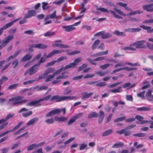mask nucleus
Returning a JSON list of instances; mask_svg holds the SVG:
<instances>
[{
	"label": "nucleus",
	"instance_id": "f257e3e1",
	"mask_svg": "<svg viewBox=\"0 0 153 153\" xmlns=\"http://www.w3.org/2000/svg\"><path fill=\"white\" fill-rule=\"evenodd\" d=\"M45 61V60L42 58L38 63L34 64L26 71L24 73V75L26 76L28 74L31 75L35 74L38 70L41 63H44Z\"/></svg>",
	"mask_w": 153,
	"mask_h": 153
},
{
	"label": "nucleus",
	"instance_id": "f03ea898",
	"mask_svg": "<svg viewBox=\"0 0 153 153\" xmlns=\"http://www.w3.org/2000/svg\"><path fill=\"white\" fill-rule=\"evenodd\" d=\"M114 10L117 13L120 14L121 15L125 16H130L132 15H135L137 14H140L143 13V11L139 10H135L134 11H131V12L128 13L126 14H124L121 10L117 9L116 8L114 7Z\"/></svg>",
	"mask_w": 153,
	"mask_h": 153
},
{
	"label": "nucleus",
	"instance_id": "7ed1b4c3",
	"mask_svg": "<svg viewBox=\"0 0 153 153\" xmlns=\"http://www.w3.org/2000/svg\"><path fill=\"white\" fill-rule=\"evenodd\" d=\"M146 41L144 40L138 41L131 44V46L136 49L140 48H146L144 43Z\"/></svg>",
	"mask_w": 153,
	"mask_h": 153
},
{
	"label": "nucleus",
	"instance_id": "20e7f679",
	"mask_svg": "<svg viewBox=\"0 0 153 153\" xmlns=\"http://www.w3.org/2000/svg\"><path fill=\"white\" fill-rule=\"evenodd\" d=\"M64 52V51L62 50H54L51 52L47 55L46 53L45 52L43 53V57H42L40 59L42 58L45 61L44 62H45L46 61V59L51 57L55 54L61 53Z\"/></svg>",
	"mask_w": 153,
	"mask_h": 153
},
{
	"label": "nucleus",
	"instance_id": "39448f33",
	"mask_svg": "<svg viewBox=\"0 0 153 153\" xmlns=\"http://www.w3.org/2000/svg\"><path fill=\"white\" fill-rule=\"evenodd\" d=\"M96 9L97 10L100 11H102L103 12H105L107 13H108L109 12H110V13L113 15V16L114 18H117L118 19H123V17H122L119 15L117 14L114 11L111 10H109L107 9L102 7L97 8Z\"/></svg>",
	"mask_w": 153,
	"mask_h": 153
},
{
	"label": "nucleus",
	"instance_id": "423d86ee",
	"mask_svg": "<svg viewBox=\"0 0 153 153\" xmlns=\"http://www.w3.org/2000/svg\"><path fill=\"white\" fill-rule=\"evenodd\" d=\"M65 74V72H62L61 75L56 77L55 79L52 81V83L53 84H56L60 83L62 81V79L67 78L68 76Z\"/></svg>",
	"mask_w": 153,
	"mask_h": 153
},
{
	"label": "nucleus",
	"instance_id": "0eeeda50",
	"mask_svg": "<svg viewBox=\"0 0 153 153\" xmlns=\"http://www.w3.org/2000/svg\"><path fill=\"white\" fill-rule=\"evenodd\" d=\"M14 37L13 35H10L7 36L3 40L2 43L0 45V50L5 47L11 40L13 39Z\"/></svg>",
	"mask_w": 153,
	"mask_h": 153
},
{
	"label": "nucleus",
	"instance_id": "6e6552de",
	"mask_svg": "<svg viewBox=\"0 0 153 153\" xmlns=\"http://www.w3.org/2000/svg\"><path fill=\"white\" fill-rule=\"evenodd\" d=\"M21 18L16 19L4 25L0 29V36L2 34L4 30H5L11 26L15 22L20 20Z\"/></svg>",
	"mask_w": 153,
	"mask_h": 153
},
{
	"label": "nucleus",
	"instance_id": "1a4fd4ad",
	"mask_svg": "<svg viewBox=\"0 0 153 153\" xmlns=\"http://www.w3.org/2000/svg\"><path fill=\"white\" fill-rule=\"evenodd\" d=\"M22 99V98L20 96H16L13 97L9 100L10 102H12V104L15 105L21 104L20 100Z\"/></svg>",
	"mask_w": 153,
	"mask_h": 153
},
{
	"label": "nucleus",
	"instance_id": "9d476101",
	"mask_svg": "<svg viewBox=\"0 0 153 153\" xmlns=\"http://www.w3.org/2000/svg\"><path fill=\"white\" fill-rule=\"evenodd\" d=\"M36 12L33 10H28L27 13L25 14L24 16L25 19L30 18L32 16H35L36 15Z\"/></svg>",
	"mask_w": 153,
	"mask_h": 153
},
{
	"label": "nucleus",
	"instance_id": "9b49d317",
	"mask_svg": "<svg viewBox=\"0 0 153 153\" xmlns=\"http://www.w3.org/2000/svg\"><path fill=\"white\" fill-rule=\"evenodd\" d=\"M55 100L56 102H60L64 101L63 96H59L58 95L53 96L50 99L51 101Z\"/></svg>",
	"mask_w": 153,
	"mask_h": 153
},
{
	"label": "nucleus",
	"instance_id": "f8f14e48",
	"mask_svg": "<svg viewBox=\"0 0 153 153\" xmlns=\"http://www.w3.org/2000/svg\"><path fill=\"white\" fill-rule=\"evenodd\" d=\"M136 119L138 120L140 122H136V123L137 124H144L147 123L148 121L147 120H143V118L141 116L137 115L135 117V119Z\"/></svg>",
	"mask_w": 153,
	"mask_h": 153
},
{
	"label": "nucleus",
	"instance_id": "ddd939ff",
	"mask_svg": "<svg viewBox=\"0 0 153 153\" xmlns=\"http://www.w3.org/2000/svg\"><path fill=\"white\" fill-rule=\"evenodd\" d=\"M153 4H150L148 5H144L142 6L143 9L148 12H153V7L152 6Z\"/></svg>",
	"mask_w": 153,
	"mask_h": 153
},
{
	"label": "nucleus",
	"instance_id": "4468645a",
	"mask_svg": "<svg viewBox=\"0 0 153 153\" xmlns=\"http://www.w3.org/2000/svg\"><path fill=\"white\" fill-rule=\"evenodd\" d=\"M146 97L148 100L150 102L153 101V95L152 94V91L149 90L147 92Z\"/></svg>",
	"mask_w": 153,
	"mask_h": 153
},
{
	"label": "nucleus",
	"instance_id": "2eb2a0df",
	"mask_svg": "<svg viewBox=\"0 0 153 153\" xmlns=\"http://www.w3.org/2000/svg\"><path fill=\"white\" fill-rule=\"evenodd\" d=\"M62 28L65 29V31L67 32L71 31L75 29V27L73 25L63 26Z\"/></svg>",
	"mask_w": 153,
	"mask_h": 153
},
{
	"label": "nucleus",
	"instance_id": "dca6fc26",
	"mask_svg": "<svg viewBox=\"0 0 153 153\" xmlns=\"http://www.w3.org/2000/svg\"><path fill=\"white\" fill-rule=\"evenodd\" d=\"M93 94V92L88 93L87 92H83L81 94L82 96V99H84L88 98L91 97Z\"/></svg>",
	"mask_w": 153,
	"mask_h": 153
},
{
	"label": "nucleus",
	"instance_id": "f3484780",
	"mask_svg": "<svg viewBox=\"0 0 153 153\" xmlns=\"http://www.w3.org/2000/svg\"><path fill=\"white\" fill-rule=\"evenodd\" d=\"M39 118L37 117H35L32 119H30L27 123V126L34 124L35 122L38 121Z\"/></svg>",
	"mask_w": 153,
	"mask_h": 153
},
{
	"label": "nucleus",
	"instance_id": "a211bd4d",
	"mask_svg": "<svg viewBox=\"0 0 153 153\" xmlns=\"http://www.w3.org/2000/svg\"><path fill=\"white\" fill-rule=\"evenodd\" d=\"M14 115L13 113L9 114L7 115V116L4 119H2L0 120V124L6 121L8 119L12 117Z\"/></svg>",
	"mask_w": 153,
	"mask_h": 153
},
{
	"label": "nucleus",
	"instance_id": "6ab92c4d",
	"mask_svg": "<svg viewBox=\"0 0 153 153\" xmlns=\"http://www.w3.org/2000/svg\"><path fill=\"white\" fill-rule=\"evenodd\" d=\"M141 30V29L140 28H130L125 29L124 30V31L133 33L139 32Z\"/></svg>",
	"mask_w": 153,
	"mask_h": 153
},
{
	"label": "nucleus",
	"instance_id": "aec40b11",
	"mask_svg": "<svg viewBox=\"0 0 153 153\" xmlns=\"http://www.w3.org/2000/svg\"><path fill=\"white\" fill-rule=\"evenodd\" d=\"M117 4L120 5V6L124 7L126 10L129 11H131V9L130 8H129L127 7V4L126 3H123L121 2H118Z\"/></svg>",
	"mask_w": 153,
	"mask_h": 153
},
{
	"label": "nucleus",
	"instance_id": "412c9836",
	"mask_svg": "<svg viewBox=\"0 0 153 153\" xmlns=\"http://www.w3.org/2000/svg\"><path fill=\"white\" fill-rule=\"evenodd\" d=\"M21 50L20 49L16 52L13 55H11L8 58V60L9 61L10 59H13L16 57L21 52Z\"/></svg>",
	"mask_w": 153,
	"mask_h": 153
},
{
	"label": "nucleus",
	"instance_id": "4be33fe9",
	"mask_svg": "<svg viewBox=\"0 0 153 153\" xmlns=\"http://www.w3.org/2000/svg\"><path fill=\"white\" fill-rule=\"evenodd\" d=\"M48 87L46 86H42L39 87V86H36L33 88V89H36L38 91H40L43 90H46L48 88Z\"/></svg>",
	"mask_w": 153,
	"mask_h": 153
},
{
	"label": "nucleus",
	"instance_id": "5701e85b",
	"mask_svg": "<svg viewBox=\"0 0 153 153\" xmlns=\"http://www.w3.org/2000/svg\"><path fill=\"white\" fill-rule=\"evenodd\" d=\"M32 55H26L23 56L21 59L22 62H26L30 60L32 57Z\"/></svg>",
	"mask_w": 153,
	"mask_h": 153
},
{
	"label": "nucleus",
	"instance_id": "b1692460",
	"mask_svg": "<svg viewBox=\"0 0 153 153\" xmlns=\"http://www.w3.org/2000/svg\"><path fill=\"white\" fill-rule=\"evenodd\" d=\"M36 48L40 49H44L48 47V46L42 43L36 44Z\"/></svg>",
	"mask_w": 153,
	"mask_h": 153
},
{
	"label": "nucleus",
	"instance_id": "393cba45",
	"mask_svg": "<svg viewBox=\"0 0 153 153\" xmlns=\"http://www.w3.org/2000/svg\"><path fill=\"white\" fill-rule=\"evenodd\" d=\"M114 34H116L119 36L125 37L126 36V34L123 32H120L119 30H115L114 32Z\"/></svg>",
	"mask_w": 153,
	"mask_h": 153
},
{
	"label": "nucleus",
	"instance_id": "a878e982",
	"mask_svg": "<svg viewBox=\"0 0 153 153\" xmlns=\"http://www.w3.org/2000/svg\"><path fill=\"white\" fill-rule=\"evenodd\" d=\"M151 109L149 107H142L137 108V110L139 111H150Z\"/></svg>",
	"mask_w": 153,
	"mask_h": 153
},
{
	"label": "nucleus",
	"instance_id": "bb28decb",
	"mask_svg": "<svg viewBox=\"0 0 153 153\" xmlns=\"http://www.w3.org/2000/svg\"><path fill=\"white\" fill-rule=\"evenodd\" d=\"M121 49L123 50L126 51L127 50H129L132 51H136V49L135 48L133 47V46H131V44L130 45L129 47H126L122 48Z\"/></svg>",
	"mask_w": 153,
	"mask_h": 153
},
{
	"label": "nucleus",
	"instance_id": "cd10ccee",
	"mask_svg": "<svg viewBox=\"0 0 153 153\" xmlns=\"http://www.w3.org/2000/svg\"><path fill=\"white\" fill-rule=\"evenodd\" d=\"M124 144L122 142H118L114 144L112 146L113 148H118L122 147Z\"/></svg>",
	"mask_w": 153,
	"mask_h": 153
},
{
	"label": "nucleus",
	"instance_id": "c85d7f7f",
	"mask_svg": "<svg viewBox=\"0 0 153 153\" xmlns=\"http://www.w3.org/2000/svg\"><path fill=\"white\" fill-rule=\"evenodd\" d=\"M55 70L53 68H48L44 72L45 74L47 75L53 73Z\"/></svg>",
	"mask_w": 153,
	"mask_h": 153
},
{
	"label": "nucleus",
	"instance_id": "c756f323",
	"mask_svg": "<svg viewBox=\"0 0 153 153\" xmlns=\"http://www.w3.org/2000/svg\"><path fill=\"white\" fill-rule=\"evenodd\" d=\"M54 76H55L54 74H50L48 75L46 78L45 80V82H47L52 81L54 77Z\"/></svg>",
	"mask_w": 153,
	"mask_h": 153
},
{
	"label": "nucleus",
	"instance_id": "7c9ffc66",
	"mask_svg": "<svg viewBox=\"0 0 153 153\" xmlns=\"http://www.w3.org/2000/svg\"><path fill=\"white\" fill-rule=\"evenodd\" d=\"M113 132V130L112 129H108L104 132L102 134V135L103 137L106 136L111 134Z\"/></svg>",
	"mask_w": 153,
	"mask_h": 153
},
{
	"label": "nucleus",
	"instance_id": "2f4dec72",
	"mask_svg": "<svg viewBox=\"0 0 153 153\" xmlns=\"http://www.w3.org/2000/svg\"><path fill=\"white\" fill-rule=\"evenodd\" d=\"M100 42V40L97 39L95 41L92 46V49L93 50H95L97 47Z\"/></svg>",
	"mask_w": 153,
	"mask_h": 153
},
{
	"label": "nucleus",
	"instance_id": "473e14b6",
	"mask_svg": "<svg viewBox=\"0 0 153 153\" xmlns=\"http://www.w3.org/2000/svg\"><path fill=\"white\" fill-rule=\"evenodd\" d=\"M82 58L81 57H79L75 59L73 63H74V65L75 67L76 66L78 65V63L80 62L82 60Z\"/></svg>",
	"mask_w": 153,
	"mask_h": 153
},
{
	"label": "nucleus",
	"instance_id": "72a5a7b5",
	"mask_svg": "<svg viewBox=\"0 0 153 153\" xmlns=\"http://www.w3.org/2000/svg\"><path fill=\"white\" fill-rule=\"evenodd\" d=\"M64 71L67 70L68 69H69L71 68H74V63H72L69 64L68 65H66L65 67H62Z\"/></svg>",
	"mask_w": 153,
	"mask_h": 153
},
{
	"label": "nucleus",
	"instance_id": "f704fd0d",
	"mask_svg": "<svg viewBox=\"0 0 153 153\" xmlns=\"http://www.w3.org/2000/svg\"><path fill=\"white\" fill-rule=\"evenodd\" d=\"M98 116V114L96 112H92L88 116V118L90 119L92 118L96 117Z\"/></svg>",
	"mask_w": 153,
	"mask_h": 153
},
{
	"label": "nucleus",
	"instance_id": "c9c22d12",
	"mask_svg": "<svg viewBox=\"0 0 153 153\" xmlns=\"http://www.w3.org/2000/svg\"><path fill=\"white\" fill-rule=\"evenodd\" d=\"M62 41L61 40H58L54 42L55 43L52 45V46L55 47H59L61 48L62 44L57 43H61Z\"/></svg>",
	"mask_w": 153,
	"mask_h": 153
},
{
	"label": "nucleus",
	"instance_id": "e433bc0d",
	"mask_svg": "<svg viewBox=\"0 0 153 153\" xmlns=\"http://www.w3.org/2000/svg\"><path fill=\"white\" fill-rule=\"evenodd\" d=\"M55 33V32L54 31H48L44 34V36L45 37L54 36Z\"/></svg>",
	"mask_w": 153,
	"mask_h": 153
},
{
	"label": "nucleus",
	"instance_id": "4c0bfd02",
	"mask_svg": "<svg viewBox=\"0 0 153 153\" xmlns=\"http://www.w3.org/2000/svg\"><path fill=\"white\" fill-rule=\"evenodd\" d=\"M19 84V83H16L10 85L8 87L7 89L8 90H10L12 89H16L18 87Z\"/></svg>",
	"mask_w": 153,
	"mask_h": 153
},
{
	"label": "nucleus",
	"instance_id": "58836bf2",
	"mask_svg": "<svg viewBox=\"0 0 153 153\" xmlns=\"http://www.w3.org/2000/svg\"><path fill=\"white\" fill-rule=\"evenodd\" d=\"M103 32H102V34L101 37V38L103 39H106L110 37L112 35L108 33L105 34H103Z\"/></svg>",
	"mask_w": 153,
	"mask_h": 153
},
{
	"label": "nucleus",
	"instance_id": "ea45409f",
	"mask_svg": "<svg viewBox=\"0 0 153 153\" xmlns=\"http://www.w3.org/2000/svg\"><path fill=\"white\" fill-rule=\"evenodd\" d=\"M85 5L84 3H82L81 4L80 7V10L81 12H80V13H83L86 11V10L87 8H85Z\"/></svg>",
	"mask_w": 153,
	"mask_h": 153
},
{
	"label": "nucleus",
	"instance_id": "a19ab883",
	"mask_svg": "<svg viewBox=\"0 0 153 153\" xmlns=\"http://www.w3.org/2000/svg\"><path fill=\"white\" fill-rule=\"evenodd\" d=\"M33 114L32 111H30L27 113H23L22 115L24 117H26L32 115Z\"/></svg>",
	"mask_w": 153,
	"mask_h": 153
},
{
	"label": "nucleus",
	"instance_id": "79ce46f5",
	"mask_svg": "<svg viewBox=\"0 0 153 153\" xmlns=\"http://www.w3.org/2000/svg\"><path fill=\"white\" fill-rule=\"evenodd\" d=\"M122 87H118L116 89H112L111 90V91L113 93H119L121 92L120 91L121 89H122Z\"/></svg>",
	"mask_w": 153,
	"mask_h": 153
},
{
	"label": "nucleus",
	"instance_id": "37998d69",
	"mask_svg": "<svg viewBox=\"0 0 153 153\" xmlns=\"http://www.w3.org/2000/svg\"><path fill=\"white\" fill-rule=\"evenodd\" d=\"M36 147H37L36 144L35 143L33 144L30 145L27 148V150L28 151L32 150L33 149Z\"/></svg>",
	"mask_w": 153,
	"mask_h": 153
},
{
	"label": "nucleus",
	"instance_id": "c03bdc74",
	"mask_svg": "<svg viewBox=\"0 0 153 153\" xmlns=\"http://www.w3.org/2000/svg\"><path fill=\"white\" fill-rule=\"evenodd\" d=\"M76 120L77 119H76V117H75V116L74 117L71 118L70 119L69 121L67 123L68 125V126L71 125L72 123L75 122Z\"/></svg>",
	"mask_w": 153,
	"mask_h": 153
},
{
	"label": "nucleus",
	"instance_id": "a18cd8bd",
	"mask_svg": "<svg viewBox=\"0 0 153 153\" xmlns=\"http://www.w3.org/2000/svg\"><path fill=\"white\" fill-rule=\"evenodd\" d=\"M79 145V149L81 150H84L88 146L87 144L85 143H83L82 144H80Z\"/></svg>",
	"mask_w": 153,
	"mask_h": 153
},
{
	"label": "nucleus",
	"instance_id": "49530a36",
	"mask_svg": "<svg viewBox=\"0 0 153 153\" xmlns=\"http://www.w3.org/2000/svg\"><path fill=\"white\" fill-rule=\"evenodd\" d=\"M49 17L51 19H57V16L56 15V11H54L51 14L49 15Z\"/></svg>",
	"mask_w": 153,
	"mask_h": 153
},
{
	"label": "nucleus",
	"instance_id": "de8ad7c7",
	"mask_svg": "<svg viewBox=\"0 0 153 153\" xmlns=\"http://www.w3.org/2000/svg\"><path fill=\"white\" fill-rule=\"evenodd\" d=\"M96 73L97 74L100 75V76H105L106 74L108 73V72L106 71L102 72V71H96Z\"/></svg>",
	"mask_w": 153,
	"mask_h": 153
},
{
	"label": "nucleus",
	"instance_id": "09e8293b",
	"mask_svg": "<svg viewBox=\"0 0 153 153\" xmlns=\"http://www.w3.org/2000/svg\"><path fill=\"white\" fill-rule=\"evenodd\" d=\"M126 119L125 117H122L118 118L114 120V122H119L122 121Z\"/></svg>",
	"mask_w": 153,
	"mask_h": 153
},
{
	"label": "nucleus",
	"instance_id": "8fccbe9b",
	"mask_svg": "<svg viewBox=\"0 0 153 153\" xmlns=\"http://www.w3.org/2000/svg\"><path fill=\"white\" fill-rule=\"evenodd\" d=\"M63 92L65 95H68L71 92V91L69 88H66L64 90Z\"/></svg>",
	"mask_w": 153,
	"mask_h": 153
},
{
	"label": "nucleus",
	"instance_id": "3c124183",
	"mask_svg": "<svg viewBox=\"0 0 153 153\" xmlns=\"http://www.w3.org/2000/svg\"><path fill=\"white\" fill-rule=\"evenodd\" d=\"M126 65L127 64L129 65H130L131 66H140V64L138 62H136L134 64H133L131 62H127L125 63Z\"/></svg>",
	"mask_w": 153,
	"mask_h": 153
},
{
	"label": "nucleus",
	"instance_id": "603ef678",
	"mask_svg": "<svg viewBox=\"0 0 153 153\" xmlns=\"http://www.w3.org/2000/svg\"><path fill=\"white\" fill-rule=\"evenodd\" d=\"M145 91H143L137 94V96L138 97H141L142 99H145L144 94L145 93Z\"/></svg>",
	"mask_w": 153,
	"mask_h": 153
},
{
	"label": "nucleus",
	"instance_id": "864d4df0",
	"mask_svg": "<svg viewBox=\"0 0 153 153\" xmlns=\"http://www.w3.org/2000/svg\"><path fill=\"white\" fill-rule=\"evenodd\" d=\"M110 64L109 63H107L103 65H100V68L102 70H105L108 68Z\"/></svg>",
	"mask_w": 153,
	"mask_h": 153
},
{
	"label": "nucleus",
	"instance_id": "5fc2aeb1",
	"mask_svg": "<svg viewBox=\"0 0 153 153\" xmlns=\"http://www.w3.org/2000/svg\"><path fill=\"white\" fill-rule=\"evenodd\" d=\"M64 101L67 99H69L70 100H74V99L76 98V97L74 96H63Z\"/></svg>",
	"mask_w": 153,
	"mask_h": 153
},
{
	"label": "nucleus",
	"instance_id": "6e6d98bb",
	"mask_svg": "<svg viewBox=\"0 0 153 153\" xmlns=\"http://www.w3.org/2000/svg\"><path fill=\"white\" fill-rule=\"evenodd\" d=\"M12 64L14 65L13 68H16L19 65V62L17 59L14 60L12 62Z\"/></svg>",
	"mask_w": 153,
	"mask_h": 153
},
{
	"label": "nucleus",
	"instance_id": "4d7b16f0",
	"mask_svg": "<svg viewBox=\"0 0 153 153\" xmlns=\"http://www.w3.org/2000/svg\"><path fill=\"white\" fill-rule=\"evenodd\" d=\"M87 66H88V65L87 64H86V63L84 64L82 66H80L79 68L78 69V71H79L81 70H83V69H85V68L87 67Z\"/></svg>",
	"mask_w": 153,
	"mask_h": 153
},
{
	"label": "nucleus",
	"instance_id": "13d9d810",
	"mask_svg": "<svg viewBox=\"0 0 153 153\" xmlns=\"http://www.w3.org/2000/svg\"><path fill=\"white\" fill-rule=\"evenodd\" d=\"M64 71V70L62 67V68H60V69H58L56 71H55L53 72V74H54V75L55 76V75H58V74H59L62 71Z\"/></svg>",
	"mask_w": 153,
	"mask_h": 153
},
{
	"label": "nucleus",
	"instance_id": "bf43d9fd",
	"mask_svg": "<svg viewBox=\"0 0 153 153\" xmlns=\"http://www.w3.org/2000/svg\"><path fill=\"white\" fill-rule=\"evenodd\" d=\"M45 121L47 124H51L54 123V120L53 118L48 119H46Z\"/></svg>",
	"mask_w": 153,
	"mask_h": 153
},
{
	"label": "nucleus",
	"instance_id": "052dcab7",
	"mask_svg": "<svg viewBox=\"0 0 153 153\" xmlns=\"http://www.w3.org/2000/svg\"><path fill=\"white\" fill-rule=\"evenodd\" d=\"M67 59V57L66 56H61L59 58L56 60V62H59L62 61L66 60Z\"/></svg>",
	"mask_w": 153,
	"mask_h": 153
},
{
	"label": "nucleus",
	"instance_id": "680f3d73",
	"mask_svg": "<svg viewBox=\"0 0 153 153\" xmlns=\"http://www.w3.org/2000/svg\"><path fill=\"white\" fill-rule=\"evenodd\" d=\"M65 0H59L57 1H55L53 2V4H55L56 5H59L62 4L65 2Z\"/></svg>",
	"mask_w": 153,
	"mask_h": 153
},
{
	"label": "nucleus",
	"instance_id": "e2e57ef3",
	"mask_svg": "<svg viewBox=\"0 0 153 153\" xmlns=\"http://www.w3.org/2000/svg\"><path fill=\"white\" fill-rule=\"evenodd\" d=\"M133 136L134 137H144L146 136V134L144 133H138L134 134L133 135Z\"/></svg>",
	"mask_w": 153,
	"mask_h": 153
},
{
	"label": "nucleus",
	"instance_id": "0e129e2a",
	"mask_svg": "<svg viewBox=\"0 0 153 153\" xmlns=\"http://www.w3.org/2000/svg\"><path fill=\"white\" fill-rule=\"evenodd\" d=\"M106 83L104 82H101L99 83H96V85L97 87H103L106 85Z\"/></svg>",
	"mask_w": 153,
	"mask_h": 153
},
{
	"label": "nucleus",
	"instance_id": "69168bd1",
	"mask_svg": "<svg viewBox=\"0 0 153 153\" xmlns=\"http://www.w3.org/2000/svg\"><path fill=\"white\" fill-rule=\"evenodd\" d=\"M8 79L5 76H3L2 78L0 79V84L1 85L2 84L6 81Z\"/></svg>",
	"mask_w": 153,
	"mask_h": 153
},
{
	"label": "nucleus",
	"instance_id": "338daca9",
	"mask_svg": "<svg viewBox=\"0 0 153 153\" xmlns=\"http://www.w3.org/2000/svg\"><path fill=\"white\" fill-rule=\"evenodd\" d=\"M51 97V95H48L40 99V100L41 101H47Z\"/></svg>",
	"mask_w": 153,
	"mask_h": 153
},
{
	"label": "nucleus",
	"instance_id": "774afa93",
	"mask_svg": "<svg viewBox=\"0 0 153 153\" xmlns=\"http://www.w3.org/2000/svg\"><path fill=\"white\" fill-rule=\"evenodd\" d=\"M103 2L107 5L110 7H113L114 6V4L113 3L109 1H104Z\"/></svg>",
	"mask_w": 153,
	"mask_h": 153
}]
</instances>
